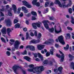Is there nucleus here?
I'll use <instances>...</instances> for the list:
<instances>
[{
  "label": "nucleus",
  "instance_id": "nucleus-62",
  "mask_svg": "<svg viewBox=\"0 0 74 74\" xmlns=\"http://www.w3.org/2000/svg\"><path fill=\"white\" fill-rule=\"evenodd\" d=\"M1 12V16H4V14L3 13V12Z\"/></svg>",
  "mask_w": 74,
  "mask_h": 74
},
{
  "label": "nucleus",
  "instance_id": "nucleus-20",
  "mask_svg": "<svg viewBox=\"0 0 74 74\" xmlns=\"http://www.w3.org/2000/svg\"><path fill=\"white\" fill-rule=\"evenodd\" d=\"M56 4H58L60 7V8H62V5L61 4V3H60V1H59V0H56Z\"/></svg>",
  "mask_w": 74,
  "mask_h": 74
},
{
  "label": "nucleus",
  "instance_id": "nucleus-14",
  "mask_svg": "<svg viewBox=\"0 0 74 74\" xmlns=\"http://www.w3.org/2000/svg\"><path fill=\"white\" fill-rule=\"evenodd\" d=\"M59 52L62 55L61 56V61L62 62H63L65 57L64 55L63 52H62L61 51H59Z\"/></svg>",
  "mask_w": 74,
  "mask_h": 74
},
{
  "label": "nucleus",
  "instance_id": "nucleus-29",
  "mask_svg": "<svg viewBox=\"0 0 74 74\" xmlns=\"http://www.w3.org/2000/svg\"><path fill=\"white\" fill-rule=\"evenodd\" d=\"M69 48V45L67 44L66 47H64V49L65 50H68Z\"/></svg>",
  "mask_w": 74,
  "mask_h": 74
},
{
  "label": "nucleus",
  "instance_id": "nucleus-17",
  "mask_svg": "<svg viewBox=\"0 0 74 74\" xmlns=\"http://www.w3.org/2000/svg\"><path fill=\"white\" fill-rule=\"evenodd\" d=\"M23 59H24L28 61H30L31 60L30 57H29V56H27L23 57Z\"/></svg>",
  "mask_w": 74,
  "mask_h": 74
},
{
  "label": "nucleus",
  "instance_id": "nucleus-43",
  "mask_svg": "<svg viewBox=\"0 0 74 74\" xmlns=\"http://www.w3.org/2000/svg\"><path fill=\"white\" fill-rule=\"evenodd\" d=\"M16 54L18 55V56H20V55H21V53L19 51H16Z\"/></svg>",
  "mask_w": 74,
  "mask_h": 74
},
{
  "label": "nucleus",
  "instance_id": "nucleus-61",
  "mask_svg": "<svg viewBox=\"0 0 74 74\" xmlns=\"http://www.w3.org/2000/svg\"><path fill=\"white\" fill-rule=\"evenodd\" d=\"M24 48L23 45H21L19 48L20 49H23Z\"/></svg>",
  "mask_w": 74,
  "mask_h": 74
},
{
  "label": "nucleus",
  "instance_id": "nucleus-22",
  "mask_svg": "<svg viewBox=\"0 0 74 74\" xmlns=\"http://www.w3.org/2000/svg\"><path fill=\"white\" fill-rule=\"evenodd\" d=\"M48 60L47 59H46L44 61L42 62V64L44 65H47V64H48Z\"/></svg>",
  "mask_w": 74,
  "mask_h": 74
},
{
  "label": "nucleus",
  "instance_id": "nucleus-12",
  "mask_svg": "<svg viewBox=\"0 0 74 74\" xmlns=\"http://www.w3.org/2000/svg\"><path fill=\"white\" fill-rule=\"evenodd\" d=\"M20 68V66H17L16 65H14L12 67V69L14 70V72L16 73V70L18 68Z\"/></svg>",
  "mask_w": 74,
  "mask_h": 74
},
{
  "label": "nucleus",
  "instance_id": "nucleus-13",
  "mask_svg": "<svg viewBox=\"0 0 74 74\" xmlns=\"http://www.w3.org/2000/svg\"><path fill=\"white\" fill-rule=\"evenodd\" d=\"M56 25H55L54 26V29H55V33H56L57 34H58L59 33H62V30L61 27L60 28V30L58 31L56 29Z\"/></svg>",
  "mask_w": 74,
  "mask_h": 74
},
{
  "label": "nucleus",
  "instance_id": "nucleus-7",
  "mask_svg": "<svg viewBox=\"0 0 74 74\" xmlns=\"http://www.w3.org/2000/svg\"><path fill=\"white\" fill-rule=\"evenodd\" d=\"M58 40L59 42L62 45H64L65 44V42H64L63 37V36H60L58 37Z\"/></svg>",
  "mask_w": 74,
  "mask_h": 74
},
{
  "label": "nucleus",
  "instance_id": "nucleus-41",
  "mask_svg": "<svg viewBox=\"0 0 74 74\" xmlns=\"http://www.w3.org/2000/svg\"><path fill=\"white\" fill-rule=\"evenodd\" d=\"M32 55H34V56L35 58H37V53H34V52H32Z\"/></svg>",
  "mask_w": 74,
  "mask_h": 74
},
{
  "label": "nucleus",
  "instance_id": "nucleus-45",
  "mask_svg": "<svg viewBox=\"0 0 74 74\" xmlns=\"http://www.w3.org/2000/svg\"><path fill=\"white\" fill-rule=\"evenodd\" d=\"M67 29H68V30H73V28L71 27H69V26H68L67 27Z\"/></svg>",
  "mask_w": 74,
  "mask_h": 74
},
{
  "label": "nucleus",
  "instance_id": "nucleus-33",
  "mask_svg": "<svg viewBox=\"0 0 74 74\" xmlns=\"http://www.w3.org/2000/svg\"><path fill=\"white\" fill-rule=\"evenodd\" d=\"M50 51L51 55H53V53L54 52V49H50Z\"/></svg>",
  "mask_w": 74,
  "mask_h": 74
},
{
  "label": "nucleus",
  "instance_id": "nucleus-11",
  "mask_svg": "<svg viewBox=\"0 0 74 74\" xmlns=\"http://www.w3.org/2000/svg\"><path fill=\"white\" fill-rule=\"evenodd\" d=\"M5 22H6V24L8 26H11L12 25V22L10 20V19H8L7 20H5Z\"/></svg>",
  "mask_w": 74,
  "mask_h": 74
},
{
  "label": "nucleus",
  "instance_id": "nucleus-18",
  "mask_svg": "<svg viewBox=\"0 0 74 74\" xmlns=\"http://www.w3.org/2000/svg\"><path fill=\"white\" fill-rule=\"evenodd\" d=\"M63 67H62V66H59L58 67V69L60 73H58L57 74H62V70H63Z\"/></svg>",
  "mask_w": 74,
  "mask_h": 74
},
{
  "label": "nucleus",
  "instance_id": "nucleus-36",
  "mask_svg": "<svg viewBox=\"0 0 74 74\" xmlns=\"http://www.w3.org/2000/svg\"><path fill=\"white\" fill-rule=\"evenodd\" d=\"M71 22L72 24H74V18L73 17H71Z\"/></svg>",
  "mask_w": 74,
  "mask_h": 74
},
{
  "label": "nucleus",
  "instance_id": "nucleus-19",
  "mask_svg": "<svg viewBox=\"0 0 74 74\" xmlns=\"http://www.w3.org/2000/svg\"><path fill=\"white\" fill-rule=\"evenodd\" d=\"M12 30L10 29V28H8L7 29V33L8 36L9 37H11V35H10V32H11Z\"/></svg>",
  "mask_w": 74,
  "mask_h": 74
},
{
  "label": "nucleus",
  "instance_id": "nucleus-42",
  "mask_svg": "<svg viewBox=\"0 0 74 74\" xmlns=\"http://www.w3.org/2000/svg\"><path fill=\"white\" fill-rule=\"evenodd\" d=\"M69 12L70 14L72 13V9L71 8H69Z\"/></svg>",
  "mask_w": 74,
  "mask_h": 74
},
{
  "label": "nucleus",
  "instance_id": "nucleus-39",
  "mask_svg": "<svg viewBox=\"0 0 74 74\" xmlns=\"http://www.w3.org/2000/svg\"><path fill=\"white\" fill-rule=\"evenodd\" d=\"M27 50H25L24 51V52L22 53V55H27Z\"/></svg>",
  "mask_w": 74,
  "mask_h": 74
},
{
  "label": "nucleus",
  "instance_id": "nucleus-58",
  "mask_svg": "<svg viewBox=\"0 0 74 74\" xmlns=\"http://www.w3.org/2000/svg\"><path fill=\"white\" fill-rule=\"evenodd\" d=\"M28 12V10H27L26 8L25 7V13H27Z\"/></svg>",
  "mask_w": 74,
  "mask_h": 74
},
{
  "label": "nucleus",
  "instance_id": "nucleus-10",
  "mask_svg": "<svg viewBox=\"0 0 74 74\" xmlns=\"http://www.w3.org/2000/svg\"><path fill=\"white\" fill-rule=\"evenodd\" d=\"M26 48H29L31 51H34L35 50V48L34 46H33L32 45H27L26 47Z\"/></svg>",
  "mask_w": 74,
  "mask_h": 74
},
{
  "label": "nucleus",
  "instance_id": "nucleus-34",
  "mask_svg": "<svg viewBox=\"0 0 74 74\" xmlns=\"http://www.w3.org/2000/svg\"><path fill=\"white\" fill-rule=\"evenodd\" d=\"M48 16L49 17L50 20H54V18L53 16H51V17H50V16Z\"/></svg>",
  "mask_w": 74,
  "mask_h": 74
},
{
  "label": "nucleus",
  "instance_id": "nucleus-59",
  "mask_svg": "<svg viewBox=\"0 0 74 74\" xmlns=\"http://www.w3.org/2000/svg\"><path fill=\"white\" fill-rule=\"evenodd\" d=\"M10 41L11 42H14L15 41L14 40H13V39H10Z\"/></svg>",
  "mask_w": 74,
  "mask_h": 74
},
{
  "label": "nucleus",
  "instance_id": "nucleus-52",
  "mask_svg": "<svg viewBox=\"0 0 74 74\" xmlns=\"http://www.w3.org/2000/svg\"><path fill=\"white\" fill-rule=\"evenodd\" d=\"M31 13H28V14H26V16H27V17H29V16H31Z\"/></svg>",
  "mask_w": 74,
  "mask_h": 74
},
{
  "label": "nucleus",
  "instance_id": "nucleus-51",
  "mask_svg": "<svg viewBox=\"0 0 74 74\" xmlns=\"http://www.w3.org/2000/svg\"><path fill=\"white\" fill-rule=\"evenodd\" d=\"M36 18L35 17V16H32V20H36Z\"/></svg>",
  "mask_w": 74,
  "mask_h": 74
},
{
  "label": "nucleus",
  "instance_id": "nucleus-38",
  "mask_svg": "<svg viewBox=\"0 0 74 74\" xmlns=\"http://www.w3.org/2000/svg\"><path fill=\"white\" fill-rule=\"evenodd\" d=\"M21 10V8H19L18 9V11L17 12V13L18 14H19L20 13V11Z\"/></svg>",
  "mask_w": 74,
  "mask_h": 74
},
{
  "label": "nucleus",
  "instance_id": "nucleus-4",
  "mask_svg": "<svg viewBox=\"0 0 74 74\" xmlns=\"http://www.w3.org/2000/svg\"><path fill=\"white\" fill-rule=\"evenodd\" d=\"M62 1L64 2L62 3L63 8H64V9H65L66 8H68V7L71 6L72 5V2L71 0H69V3L67 5H66V2H65V1H66V0H62Z\"/></svg>",
  "mask_w": 74,
  "mask_h": 74
},
{
  "label": "nucleus",
  "instance_id": "nucleus-32",
  "mask_svg": "<svg viewBox=\"0 0 74 74\" xmlns=\"http://www.w3.org/2000/svg\"><path fill=\"white\" fill-rule=\"evenodd\" d=\"M49 4V2H46L45 4V8H47Z\"/></svg>",
  "mask_w": 74,
  "mask_h": 74
},
{
  "label": "nucleus",
  "instance_id": "nucleus-24",
  "mask_svg": "<svg viewBox=\"0 0 74 74\" xmlns=\"http://www.w3.org/2000/svg\"><path fill=\"white\" fill-rule=\"evenodd\" d=\"M21 25L19 23H18L15 25L14 27L15 28H20Z\"/></svg>",
  "mask_w": 74,
  "mask_h": 74
},
{
  "label": "nucleus",
  "instance_id": "nucleus-37",
  "mask_svg": "<svg viewBox=\"0 0 74 74\" xmlns=\"http://www.w3.org/2000/svg\"><path fill=\"white\" fill-rule=\"evenodd\" d=\"M67 37L69 39H70L71 38V35L70 34H69V33H67L66 34Z\"/></svg>",
  "mask_w": 74,
  "mask_h": 74
},
{
  "label": "nucleus",
  "instance_id": "nucleus-16",
  "mask_svg": "<svg viewBox=\"0 0 74 74\" xmlns=\"http://www.w3.org/2000/svg\"><path fill=\"white\" fill-rule=\"evenodd\" d=\"M1 32L3 34H6L7 33L6 28L5 27H3L1 30Z\"/></svg>",
  "mask_w": 74,
  "mask_h": 74
},
{
  "label": "nucleus",
  "instance_id": "nucleus-55",
  "mask_svg": "<svg viewBox=\"0 0 74 74\" xmlns=\"http://www.w3.org/2000/svg\"><path fill=\"white\" fill-rule=\"evenodd\" d=\"M25 7L24 6H23V7H22V10H24V12L25 11Z\"/></svg>",
  "mask_w": 74,
  "mask_h": 74
},
{
  "label": "nucleus",
  "instance_id": "nucleus-53",
  "mask_svg": "<svg viewBox=\"0 0 74 74\" xmlns=\"http://www.w3.org/2000/svg\"><path fill=\"white\" fill-rule=\"evenodd\" d=\"M23 30L24 31V32H26V31H27V29L26 27H25L24 28H23Z\"/></svg>",
  "mask_w": 74,
  "mask_h": 74
},
{
  "label": "nucleus",
  "instance_id": "nucleus-49",
  "mask_svg": "<svg viewBox=\"0 0 74 74\" xmlns=\"http://www.w3.org/2000/svg\"><path fill=\"white\" fill-rule=\"evenodd\" d=\"M50 54L49 52H47L46 53V56H50Z\"/></svg>",
  "mask_w": 74,
  "mask_h": 74
},
{
  "label": "nucleus",
  "instance_id": "nucleus-44",
  "mask_svg": "<svg viewBox=\"0 0 74 74\" xmlns=\"http://www.w3.org/2000/svg\"><path fill=\"white\" fill-rule=\"evenodd\" d=\"M18 22V19H15L14 20V23H16Z\"/></svg>",
  "mask_w": 74,
  "mask_h": 74
},
{
  "label": "nucleus",
  "instance_id": "nucleus-21",
  "mask_svg": "<svg viewBox=\"0 0 74 74\" xmlns=\"http://www.w3.org/2000/svg\"><path fill=\"white\" fill-rule=\"evenodd\" d=\"M68 56L69 58H70L69 59V61H72V60L74 59V56L71 55V54H69Z\"/></svg>",
  "mask_w": 74,
  "mask_h": 74
},
{
  "label": "nucleus",
  "instance_id": "nucleus-5",
  "mask_svg": "<svg viewBox=\"0 0 74 74\" xmlns=\"http://www.w3.org/2000/svg\"><path fill=\"white\" fill-rule=\"evenodd\" d=\"M21 44V42L18 40H16L14 44V47L12 48V51H14L15 49H17L19 47V45Z\"/></svg>",
  "mask_w": 74,
  "mask_h": 74
},
{
  "label": "nucleus",
  "instance_id": "nucleus-60",
  "mask_svg": "<svg viewBox=\"0 0 74 74\" xmlns=\"http://www.w3.org/2000/svg\"><path fill=\"white\" fill-rule=\"evenodd\" d=\"M54 71L55 72H57L58 71V69H54Z\"/></svg>",
  "mask_w": 74,
  "mask_h": 74
},
{
  "label": "nucleus",
  "instance_id": "nucleus-2",
  "mask_svg": "<svg viewBox=\"0 0 74 74\" xmlns=\"http://www.w3.org/2000/svg\"><path fill=\"white\" fill-rule=\"evenodd\" d=\"M42 22L44 24V26L47 29H49L51 33H53L54 31V27H51V28H49L47 23L49 22V21L47 20H44L42 21Z\"/></svg>",
  "mask_w": 74,
  "mask_h": 74
},
{
  "label": "nucleus",
  "instance_id": "nucleus-6",
  "mask_svg": "<svg viewBox=\"0 0 74 74\" xmlns=\"http://www.w3.org/2000/svg\"><path fill=\"white\" fill-rule=\"evenodd\" d=\"M41 22H34V23H32V25L34 29H37V26L38 27H40L41 26Z\"/></svg>",
  "mask_w": 74,
  "mask_h": 74
},
{
  "label": "nucleus",
  "instance_id": "nucleus-25",
  "mask_svg": "<svg viewBox=\"0 0 74 74\" xmlns=\"http://www.w3.org/2000/svg\"><path fill=\"white\" fill-rule=\"evenodd\" d=\"M12 8H13V10L14 13H16L17 10L16 6L15 5H13Z\"/></svg>",
  "mask_w": 74,
  "mask_h": 74
},
{
  "label": "nucleus",
  "instance_id": "nucleus-56",
  "mask_svg": "<svg viewBox=\"0 0 74 74\" xmlns=\"http://www.w3.org/2000/svg\"><path fill=\"white\" fill-rule=\"evenodd\" d=\"M19 16L21 17H22V16H23V13H21L20 14Z\"/></svg>",
  "mask_w": 74,
  "mask_h": 74
},
{
  "label": "nucleus",
  "instance_id": "nucleus-26",
  "mask_svg": "<svg viewBox=\"0 0 74 74\" xmlns=\"http://www.w3.org/2000/svg\"><path fill=\"white\" fill-rule=\"evenodd\" d=\"M71 69H73L74 70V62H71Z\"/></svg>",
  "mask_w": 74,
  "mask_h": 74
},
{
  "label": "nucleus",
  "instance_id": "nucleus-40",
  "mask_svg": "<svg viewBox=\"0 0 74 74\" xmlns=\"http://www.w3.org/2000/svg\"><path fill=\"white\" fill-rule=\"evenodd\" d=\"M6 54L8 55V56H10V53L9 51H7Z\"/></svg>",
  "mask_w": 74,
  "mask_h": 74
},
{
  "label": "nucleus",
  "instance_id": "nucleus-35",
  "mask_svg": "<svg viewBox=\"0 0 74 74\" xmlns=\"http://www.w3.org/2000/svg\"><path fill=\"white\" fill-rule=\"evenodd\" d=\"M1 40L2 41V42H4L5 43H6V41H5V38H3V37H1Z\"/></svg>",
  "mask_w": 74,
  "mask_h": 74
},
{
  "label": "nucleus",
  "instance_id": "nucleus-63",
  "mask_svg": "<svg viewBox=\"0 0 74 74\" xmlns=\"http://www.w3.org/2000/svg\"><path fill=\"white\" fill-rule=\"evenodd\" d=\"M22 70L24 74H26V73L25 71H24V70H23V69H22Z\"/></svg>",
  "mask_w": 74,
  "mask_h": 74
},
{
  "label": "nucleus",
  "instance_id": "nucleus-23",
  "mask_svg": "<svg viewBox=\"0 0 74 74\" xmlns=\"http://www.w3.org/2000/svg\"><path fill=\"white\" fill-rule=\"evenodd\" d=\"M28 38H29V39H31L32 38L30 37H29V33H28V32H27L26 33V40H28Z\"/></svg>",
  "mask_w": 74,
  "mask_h": 74
},
{
  "label": "nucleus",
  "instance_id": "nucleus-28",
  "mask_svg": "<svg viewBox=\"0 0 74 74\" xmlns=\"http://www.w3.org/2000/svg\"><path fill=\"white\" fill-rule=\"evenodd\" d=\"M31 14H32L33 15L35 16H36L37 15V13L36 12L32 11V12H31Z\"/></svg>",
  "mask_w": 74,
  "mask_h": 74
},
{
  "label": "nucleus",
  "instance_id": "nucleus-3",
  "mask_svg": "<svg viewBox=\"0 0 74 74\" xmlns=\"http://www.w3.org/2000/svg\"><path fill=\"white\" fill-rule=\"evenodd\" d=\"M42 36L41 34L40 33H39L38 35L37 40L34 39L31 41V42L33 44H37L40 42V38Z\"/></svg>",
  "mask_w": 74,
  "mask_h": 74
},
{
  "label": "nucleus",
  "instance_id": "nucleus-57",
  "mask_svg": "<svg viewBox=\"0 0 74 74\" xmlns=\"http://www.w3.org/2000/svg\"><path fill=\"white\" fill-rule=\"evenodd\" d=\"M3 3L5 4H7L8 3V2H6L5 0H4L3 1Z\"/></svg>",
  "mask_w": 74,
  "mask_h": 74
},
{
  "label": "nucleus",
  "instance_id": "nucleus-46",
  "mask_svg": "<svg viewBox=\"0 0 74 74\" xmlns=\"http://www.w3.org/2000/svg\"><path fill=\"white\" fill-rule=\"evenodd\" d=\"M56 56V57H57V58H61V56L60 55H58V53H57Z\"/></svg>",
  "mask_w": 74,
  "mask_h": 74
},
{
  "label": "nucleus",
  "instance_id": "nucleus-31",
  "mask_svg": "<svg viewBox=\"0 0 74 74\" xmlns=\"http://www.w3.org/2000/svg\"><path fill=\"white\" fill-rule=\"evenodd\" d=\"M37 1V0H33L32 1V4L34 5H36V2Z\"/></svg>",
  "mask_w": 74,
  "mask_h": 74
},
{
  "label": "nucleus",
  "instance_id": "nucleus-1",
  "mask_svg": "<svg viewBox=\"0 0 74 74\" xmlns=\"http://www.w3.org/2000/svg\"><path fill=\"white\" fill-rule=\"evenodd\" d=\"M34 65L33 64H30L28 66L30 67V68L32 67V69H28V71L29 72H35L33 71L34 69L35 70V71L36 72H38V73H40V69L41 71H44V66H36V67H34Z\"/></svg>",
  "mask_w": 74,
  "mask_h": 74
},
{
  "label": "nucleus",
  "instance_id": "nucleus-27",
  "mask_svg": "<svg viewBox=\"0 0 74 74\" xmlns=\"http://www.w3.org/2000/svg\"><path fill=\"white\" fill-rule=\"evenodd\" d=\"M38 55L39 58L40 59L41 61H43V56H42L41 55L40 53H38Z\"/></svg>",
  "mask_w": 74,
  "mask_h": 74
},
{
  "label": "nucleus",
  "instance_id": "nucleus-54",
  "mask_svg": "<svg viewBox=\"0 0 74 74\" xmlns=\"http://www.w3.org/2000/svg\"><path fill=\"white\" fill-rule=\"evenodd\" d=\"M49 63L51 65H53V62L52 61H49Z\"/></svg>",
  "mask_w": 74,
  "mask_h": 74
},
{
  "label": "nucleus",
  "instance_id": "nucleus-50",
  "mask_svg": "<svg viewBox=\"0 0 74 74\" xmlns=\"http://www.w3.org/2000/svg\"><path fill=\"white\" fill-rule=\"evenodd\" d=\"M30 35H31V36H34V33H33V32H30Z\"/></svg>",
  "mask_w": 74,
  "mask_h": 74
},
{
  "label": "nucleus",
  "instance_id": "nucleus-48",
  "mask_svg": "<svg viewBox=\"0 0 74 74\" xmlns=\"http://www.w3.org/2000/svg\"><path fill=\"white\" fill-rule=\"evenodd\" d=\"M34 35H35L36 37H37L38 35H37V31H35L34 32Z\"/></svg>",
  "mask_w": 74,
  "mask_h": 74
},
{
  "label": "nucleus",
  "instance_id": "nucleus-64",
  "mask_svg": "<svg viewBox=\"0 0 74 74\" xmlns=\"http://www.w3.org/2000/svg\"><path fill=\"white\" fill-rule=\"evenodd\" d=\"M36 60L37 61H40V60L39 59V58H36Z\"/></svg>",
  "mask_w": 74,
  "mask_h": 74
},
{
  "label": "nucleus",
  "instance_id": "nucleus-8",
  "mask_svg": "<svg viewBox=\"0 0 74 74\" xmlns=\"http://www.w3.org/2000/svg\"><path fill=\"white\" fill-rule=\"evenodd\" d=\"M22 3L24 5L26 6L27 8H31L32 7L31 5L29 4L28 2H27L26 1H23Z\"/></svg>",
  "mask_w": 74,
  "mask_h": 74
},
{
  "label": "nucleus",
  "instance_id": "nucleus-30",
  "mask_svg": "<svg viewBox=\"0 0 74 74\" xmlns=\"http://www.w3.org/2000/svg\"><path fill=\"white\" fill-rule=\"evenodd\" d=\"M8 15L9 16H12V14L11 12V10H8Z\"/></svg>",
  "mask_w": 74,
  "mask_h": 74
},
{
  "label": "nucleus",
  "instance_id": "nucleus-47",
  "mask_svg": "<svg viewBox=\"0 0 74 74\" xmlns=\"http://www.w3.org/2000/svg\"><path fill=\"white\" fill-rule=\"evenodd\" d=\"M36 5L37 6H38V7L40 6V2H36Z\"/></svg>",
  "mask_w": 74,
  "mask_h": 74
},
{
  "label": "nucleus",
  "instance_id": "nucleus-15",
  "mask_svg": "<svg viewBox=\"0 0 74 74\" xmlns=\"http://www.w3.org/2000/svg\"><path fill=\"white\" fill-rule=\"evenodd\" d=\"M45 47L44 45H38L37 48L39 50H42Z\"/></svg>",
  "mask_w": 74,
  "mask_h": 74
},
{
  "label": "nucleus",
  "instance_id": "nucleus-9",
  "mask_svg": "<svg viewBox=\"0 0 74 74\" xmlns=\"http://www.w3.org/2000/svg\"><path fill=\"white\" fill-rule=\"evenodd\" d=\"M49 40L50 41L47 40L45 41V42H44L43 44H45L47 45H49V44H52V42H54V40L51 38L49 39Z\"/></svg>",
  "mask_w": 74,
  "mask_h": 74
}]
</instances>
